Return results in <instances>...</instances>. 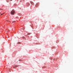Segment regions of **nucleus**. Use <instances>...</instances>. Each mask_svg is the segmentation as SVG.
I'll return each mask as SVG.
<instances>
[{"label": "nucleus", "instance_id": "nucleus-7", "mask_svg": "<svg viewBox=\"0 0 73 73\" xmlns=\"http://www.w3.org/2000/svg\"><path fill=\"white\" fill-rule=\"evenodd\" d=\"M31 34H30V33H28L27 34V35H30Z\"/></svg>", "mask_w": 73, "mask_h": 73}, {"label": "nucleus", "instance_id": "nucleus-6", "mask_svg": "<svg viewBox=\"0 0 73 73\" xmlns=\"http://www.w3.org/2000/svg\"><path fill=\"white\" fill-rule=\"evenodd\" d=\"M15 22H16L15 21H14L13 22V23H15Z\"/></svg>", "mask_w": 73, "mask_h": 73}, {"label": "nucleus", "instance_id": "nucleus-9", "mask_svg": "<svg viewBox=\"0 0 73 73\" xmlns=\"http://www.w3.org/2000/svg\"><path fill=\"white\" fill-rule=\"evenodd\" d=\"M1 15H3V14H1Z\"/></svg>", "mask_w": 73, "mask_h": 73}, {"label": "nucleus", "instance_id": "nucleus-2", "mask_svg": "<svg viewBox=\"0 0 73 73\" xmlns=\"http://www.w3.org/2000/svg\"><path fill=\"white\" fill-rule=\"evenodd\" d=\"M38 3H37L36 4V5H35V6L36 7H38Z\"/></svg>", "mask_w": 73, "mask_h": 73}, {"label": "nucleus", "instance_id": "nucleus-1", "mask_svg": "<svg viewBox=\"0 0 73 73\" xmlns=\"http://www.w3.org/2000/svg\"><path fill=\"white\" fill-rule=\"evenodd\" d=\"M11 14L13 15L15 14V11H14V10H13L11 11Z\"/></svg>", "mask_w": 73, "mask_h": 73}, {"label": "nucleus", "instance_id": "nucleus-8", "mask_svg": "<svg viewBox=\"0 0 73 73\" xmlns=\"http://www.w3.org/2000/svg\"><path fill=\"white\" fill-rule=\"evenodd\" d=\"M19 43H20V42H18V44H19Z\"/></svg>", "mask_w": 73, "mask_h": 73}, {"label": "nucleus", "instance_id": "nucleus-11", "mask_svg": "<svg viewBox=\"0 0 73 73\" xmlns=\"http://www.w3.org/2000/svg\"><path fill=\"white\" fill-rule=\"evenodd\" d=\"M7 2H8V1H7Z\"/></svg>", "mask_w": 73, "mask_h": 73}, {"label": "nucleus", "instance_id": "nucleus-5", "mask_svg": "<svg viewBox=\"0 0 73 73\" xmlns=\"http://www.w3.org/2000/svg\"><path fill=\"white\" fill-rule=\"evenodd\" d=\"M6 21H7V22H9V21L8 20H7Z\"/></svg>", "mask_w": 73, "mask_h": 73}, {"label": "nucleus", "instance_id": "nucleus-10", "mask_svg": "<svg viewBox=\"0 0 73 73\" xmlns=\"http://www.w3.org/2000/svg\"><path fill=\"white\" fill-rule=\"evenodd\" d=\"M10 0V1H12V0Z\"/></svg>", "mask_w": 73, "mask_h": 73}, {"label": "nucleus", "instance_id": "nucleus-13", "mask_svg": "<svg viewBox=\"0 0 73 73\" xmlns=\"http://www.w3.org/2000/svg\"><path fill=\"white\" fill-rule=\"evenodd\" d=\"M1 13L0 12V14Z\"/></svg>", "mask_w": 73, "mask_h": 73}, {"label": "nucleus", "instance_id": "nucleus-3", "mask_svg": "<svg viewBox=\"0 0 73 73\" xmlns=\"http://www.w3.org/2000/svg\"><path fill=\"white\" fill-rule=\"evenodd\" d=\"M31 3L32 4V5H33V4H34V3H33V2H31Z\"/></svg>", "mask_w": 73, "mask_h": 73}, {"label": "nucleus", "instance_id": "nucleus-12", "mask_svg": "<svg viewBox=\"0 0 73 73\" xmlns=\"http://www.w3.org/2000/svg\"><path fill=\"white\" fill-rule=\"evenodd\" d=\"M7 2H8V1H7Z\"/></svg>", "mask_w": 73, "mask_h": 73}, {"label": "nucleus", "instance_id": "nucleus-4", "mask_svg": "<svg viewBox=\"0 0 73 73\" xmlns=\"http://www.w3.org/2000/svg\"><path fill=\"white\" fill-rule=\"evenodd\" d=\"M17 66H17V65H16V66H15V67H13V68H17Z\"/></svg>", "mask_w": 73, "mask_h": 73}]
</instances>
